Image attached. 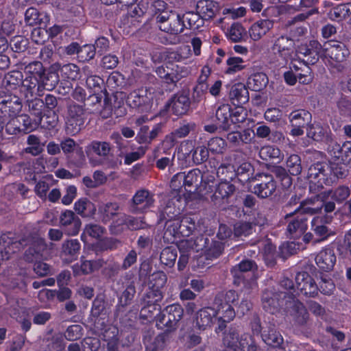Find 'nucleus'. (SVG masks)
<instances>
[{"label":"nucleus","instance_id":"obj_4","mask_svg":"<svg viewBox=\"0 0 351 351\" xmlns=\"http://www.w3.org/2000/svg\"><path fill=\"white\" fill-rule=\"evenodd\" d=\"M183 314V308L179 304L169 305L156 317V326L158 329L167 332L173 331L177 328Z\"/></svg>","mask_w":351,"mask_h":351},{"label":"nucleus","instance_id":"obj_19","mask_svg":"<svg viewBox=\"0 0 351 351\" xmlns=\"http://www.w3.org/2000/svg\"><path fill=\"white\" fill-rule=\"evenodd\" d=\"M294 40L286 35H281L274 39L272 51L285 60L290 58L294 49Z\"/></svg>","mask_w":351,"mask_h":351},{"label":"nucleus","instance_id":"obj_13","mask_svg":"<svg viewBox=\"0 0 351 351\" xmlns=\"http://www.w3.org/2000/svg\"><path fill=\"white\" fill-rule=\"evenodd\" d=\"M219 315L217 308L205 307L199 310L195 317V326L201 330L211 328L215 320L219 324ZM219 326V325H217Z\"/></svg>","mask_w":351,"mask_h":351},{"label":"nucleus","instance_id":"obj_29","mask_svg":"<svg viewBox=\"0 0 351 351\" xmlns=\"http://www.w3.org/2000/svg\"><path fill=\"white\" fill-rule=\"evenodd\" d=\"M86 86L88 89L93 91V95L90 96V99L94 103H99L101 97L99 95V93L102 90V86L104 80L99 76L95 75H90L86 78Z\"/></svg>","mask_w":351,"mask_h":351},{"label":"nucleus","instance_id":"obj_6","mask_svg":"<svg viewBox=\"0 0 351 351\" xmlns=\"http://www.w3.org/2000/svg\"><path fill=\"white\" fill-rule=\"evenodd\" d=\"M204 176L200 170L194 169L189 171L186 174L180 172L174 175L171 180V187L174 191L182 192L184 188L186 191L191 193L197 189L200 181H202Z\"/></svg>","mask_w":351,"mask_h":351},{"label":"nucleus","instance_id":"obj_37","mask_svg":"<svg viewBox=\"0 0 351 351\" xmlns=\"http://www.w3.org/2000/svg\"><path fill=\"white\" fill-rule=\"evenodd\" d=\"M27 106L29 114L36 120L42 122L45 108L44 101L39 98H28Z\"/></svg>","mask_w":351,"mask_h":351},{"label":"nucleus","instance_id":"obj_39","mask_svg":"<svg viewBox=\"0 0 351 351\" xmlns=\"http://www.w3.org/2000/svg\"><path fill=\"white\" fill-rule=\"evenodd\" d=\"M10 238L6 234H3L0 237V243H8V245L5 247L4 251L1 252V256L3 260H8L10 258V254L14 253L16 250H19L21 245H25L23 243L24 240L19 241H12L10 242Z\"/></svg>","mask_w":351,"mask_h":351},{"label":"nucleus","instance_id":"obj_53","mask_svg":"<svg viewBox=\"0 0 351 351\" xmlns=\"http://www.w3.org/2000/svg\"><path fill=\"white\" fill-rule=\"evenodd\" d=\"M80 249V243L77 239H70L62 244V254L64 256H69L71 258L77 256Z\"/></svg>","mask_w":351,"mask_h":351},{"label":"nucleus","instance_id":"obj_52","mask_svg":"<svg viewBox=\"0 0 351 351\" xmlns=\"http://www.w3.org/2000/svg\"><path fill=\"white\" fill-rule=\"evenodd\" d=\"M244 60L240 57H230L226 60L227 68L225 73L228 75L234 74L245 69Z\"/></svg>","mask_w":351,"mask_h":351},{"label":"nucleus","instance_id":"obj_59","mask_svg":"<svg viewBox=\"0 0 351 351\" xmlns=\"http://www.w3.org/2000/svg\"><path fill=\"white\" fill-rule=\"evenodd\" d=\"M287 167L291 175H299L302 171L301 160L298 155H291L287 160Z\"/></svg>","mask_w":351,"mask_h":351},{"label":"nucleus","instance_id":"obj_28","mask_svg":"<svg viewBox=\"0 0 351 351\" xmlns=\"http://www.w3.org/2000/svg\"><path fill=\"white\" fill-rule=\"evenodd\" d=\"M230 99L234 105L246 103L249 99V93L245 85L241 83L233 85L230 91Z\"/></svg>","mask_w":351,"mask_h":351},{"label":"nucleus","instance_id":"obj_50","mask_svg":"<svg viewBox=\"0 0 351 351\" xmlns=\"http://www.w3.org/2000/svg\"><path fill=\"white\" fill-rule=\"evenodd\" d=\"M259 156L263 160H269L271 159L280 160L281 158V152L276 147L265 145L261 148L259 151Z\"/></svg>","mask_w":351,"mask_h":351},{"label":"nucleus","instance_id":"obj_41","mask_svg":"<svg viewBox=\"0 0 351 351\" xmlns=\"http://www.w3.org/2000/svg\"><path fill=\"white\" fill-rule=\"evenodd\" d=\"M28 146L25 148L24 152L34 156L39 155L43 151L44 145L40 143V138L34 135H29L27 138Z\"/></svg>","mask_w":351,"mask_h":351},{"label":"nucleus","instance_id":"obj_49","mask_svg":"<svg viewBox=\"0 0 351 351\" xmlns=\"http://www.w3.org/2000/svg\"><path fill=\"white\" fill-rule=\"evenodd\" d=\"M119 206L117 203H107L99 208L102 221L108 222L114 216L118 214Z\"/></svg>","mask_w":351,"mask_h":351},{"label":"nucleus","instance_id":"obj_33","mask_svg":"<svg viewBox=\"0 0 351 351\" xmlns=\"http://www.w3.org/2000/svg\"><path fill=\"white\" fill-rule=\"evenodd\" d=\"M232 116L231 108L228 104L220 105L215 113V120L219 128L227 130L230 125V119Z\"/></svg>","mask_w":351,"mask_h":351},{"label":"nucleus","instance_id":"obj_57","mask_svg":"<svg viewBox=\"0 0 351 351\" xmlns=\"http://www.w3.org/2000/svg\"><path fill=\"white\" fill-rule=\"evenodd\" d=\"M245 29L241 24L233 23L228 32V37L233 42H239L245 36Z\"/></svg>","mask_w":351,"mask_h":351},{"label":"nucleus","instance_id":"obj_56","mask_svg":"<svg viewBox=\"0 0 351 351\" xmlns=\"http://www.w3.org/2000/svg\"><path fill=\"white\" fill-rule=\"evenodd\" d=\"M26 77H34L40 80L45 74V69L40 62H33L25 66Z\"/></svg>","mask_w":351,"mask_h":351},{"label":"nucleus","instance_id":"obj_24","mask_svg":"<svg viewBox=\"0 0 351 351\" xmlns=\"http://www.w3.org/2000/svg\"><path fill=\"white\" fill-rule=\"evenodd\" d=\"M257 268L255 262L250 260H244L236 265L231 269L234 278V283L237 285L244 284V274Z\"/></svg>","mask_w":351,"mask_h":351},{"label":"nucleus","instance_id":"obj_12","mask_svg":"<svg viewBox=\"0 0 351 351\" xmlns=\"http://www.w3.org/2000/svg\"><path fill=\"white\" fill-rule=\"evenodd\" d=\"M151 90L138 89L131 92L127 97V104L132 108H139L141 111L149 110L154 100Z\"/></svg>","mask_w":351,"mask_h":351},{"label":"nucleus","instance_id":"obj_20","mask_svg":"<svg viewBox=\"0 0 351 351\" xmlns=\"http://www.w3.org/2000/svg\"><path fill=\"white\" fill-rule=\"evenodd\" d=\"M123 226L132 230L145 229L147 224L144 221L143 217H134L125 214H121L118 218L113 221L112 226L117 228L121 227L117 231L122 230Z\"/></svg>","mask_w":351,"mask_h":351},{"label":"nucleus","instance_id":"obj_31","mask_svg":"<svg viewBox=\"0 0 351 351\" xmlns=\"http://www.w3.org/2000/svg\"><path fill=\"white\" fill-rule=\"evenodd\" d=\"M330 221V219L327 215L316 216L311 221V230L317 236L326 238L330 233L326 224Z\"/></svg>","mask_w":351,"mask_h":351},{"label":"nucleus","instance_id":"obj_40","mask_svg":"<svg viewBox=\"0 0 351 351\" xmlns=\"http://www.w3.org/2000/svg\"><path fill=\"white\" fill-rule=\"evenodd\" d=\"M259 247L262 248L265 263L267 265L272 267L275 264L276 247L269 241L265 240L259 242Z\"/></svg>","mask_w":351,"mask_h":351},{"label":"nucleus","instance_id":"obj_18","mask_svg":"<svg viewBox=\"0 0 351 351\" xmlns=\"http://www.w3.org/2000/svg\"><path fill=\"white\" fill-rule=\"evenodd\" d=\"M181 152L186 156L192 154V160L196 165H199L206 161L208 158V149L204 146H198L194 149L193 141H184L181 144Z\"/></svg>","mask_w":351,"mask_h":351},{"label":"nucleus","instance_id":"obj_45","mask_svg":"<svg viewBox=\"0 0 351 351\" xmlns=\"http://www.w3.org/2000/svg\"><path fill=\"white\" fill-rule=\"evenodd\" d=\"M235 186L228 180L221 181L217 186L215 195L222 199L228 198L233 194Z\"/></svg>","mask_w":351,"mask_h":351},{"label":"nucleus","instance_id":"obj_22","mask_svg":"<svg viewBox=\"0 0 351 351\" xmlns=\"http://www.w3.org/2000/svg\"><path fill=\"white\" fill-rule=\"evenodd\" d=\"M274 27V22L269 19H260L254 23L250 27L248 32L250 38L257 41L261 39Z\"/></svg>","mask_w":351,"mask_h":351},{"label":"nucleus","instance_id":"obj_17","mask_svg":"<svg viewBox=\"0 0 351 351\" xmlns=\"http://www.w3.org/2000/svg\"><path fill=\"white\" fill-rule=\"evenodd\" d=\"M154 195L145 189L138 191L132 197L131 212L143 213L154 206Z\"/></svg>","mask_w":351,"mask_h":351},{"label":"nucleus","instance_id":"obj_43","mask_svg":"<svg viewBox=\"0 0 351 351\" xmlns=\"http://www.w3.org/2000/svg\"><path fill=\"white\" fill-rule=\"evenodd\" d=\"M178 138L176 135H174L173 132L166 136L164 141L154 150V157L158 158L162 154H166L167 153V150L174 146Z\"/></svg>","mask_w":351,"mask_h":351},{"label":"nucleus","instance_id":"obj_48","mask_svg":"<svg viewBox=\"0 0 351 351\" xmlns=\"http://www.w3.org/2000/svg\"><path fill=\"white\" fill-rule=\"evenodd\" d=\"M5 132L10 135L23 134L21 121L19 116L9 117L4 125Z\"/></svg>","mask_w":351,"mask_h":351},{"label":"nucleus","instance_id":"obj_38","mask_svg":"<svg viewBox=\"0 0 351 351\" xmlns=\"http://www.w3.org/2000/svg\"><path fill=\"white\" fill-rule=\"evenodd\" d=\"M207 243L204 249L201 250L202 253L206 256L207 259H213L219 257L223 250V244L220 241H211L210 242L208 238Z\"/></svg>","mask_w":351,"mask_h":351},{"label":"nucleus","instance_id":"obj_36","mask_svg":"<svg viewBox=\"0 0 351 351\" xmlns=\"http://www.w3.org/2000/svg\"><path fill=\"white\" fill-rule=\"evenodd\" d=\"M183 23H186V27L184 28L191 29H198L204 24V19L197 12H188L181 16Z\"/></svg>","mask_w":351,"mask_h":351},{"label":"nucleus","instance_id":"obj_16","mask_svg":"<svg viewBox=\"0 0 351 351\" xmlns=\"http://www.w3.org/2000/svg\"><path fill=\"white\" fill-rule=\"evenodd\" d=\"M60 226L65 234L69 236L77 235L80 230L82 222L80 219L70 210H66L60 215Z\"/></svg>","mask_w":351,"mask_h":351},{"label":"nucleus","instance_id":"obj_64","mask_svg":"<svg viewBox=\"0 0 351 351\" xmlns=\"http://www.w3.org/2000/svg\"><path fill=\"white\" fill-rule=\"evenodd\" d=\"M254 231V226L252 223L247 222H240L234 225V237H247L251 234Z\"/></svg>","mask_w":351,"mask_h":351},{"label":"nucleus","instance_id":"obj_5","mask_svg":"<svg viewBox=\"0 0 351 351\" xmlns=\"http://www.w3.org/2000/svg\"><path fill=\"white\" fill-rule=\"evenodd\" d=\"M324 50L323 60L338 71L342 70L343 64L350 55V51L346 45L338 41L330 40L325 43Z\"/></svg>","mask_w":351,"mask_h":351},{"label":"nucleus","instance_id":"obj_60","mask_svg":"<svg viewBox=\"0 0 351 351\" xmlns=\"http://www.w3.org/2000/svg\"><path fill=\"white\" fill-rule=\"evenodd\" d=\"M167 228L165 234L172 236L173 238L181 235V220L180 219H167Z\"/></svg>","mask_w":351,"mask_h":351},{"label":"nucleus","instance_id":"obj_42","mask_svg":"<svg viewBox=\"0 0 351 351\" xmlns=\"http://www.w3.org/2000/svg\"><path fill=\"white\" fill-rule=\"evenodd\" d=\"M334 157L340 159L343 162L351 160V143H343L342 146L335 143L332 147Z\"/></svg>","mask_w":351,"mask_h":351},{"label":"nucleus","instance_id":"obj_58","mask_svg":"<svg viewBox=\"0 0 351 351\" xmlns=\"http://www.w3.org/2000/svg\"><path fill=\"white\" fill-rule=\"evenodd\" d=\"M23 77V73L21 71H12L5 74L3 82L6 86H10L12 88H14L19 84H21Z\"/></svg>","mask_w":351,"mask_h":351},{"label":"nucleus","instance_id":"obj_35","mask_svg":"<svg viewBox=\"0 0 351 351\" xmlns=\"http://www.w3.org/2000/svg\"><path fill=\"white\" fill-rule=\"evenodd\" d=\"M74 210L82 217H88L95 213L96 207L90 200L84 197L75 202Z\"/></svg>","mask_w":351,"mask_h":351},{"label":"nucleus","instance_id":"obj_26","mask_svg":"<svg viewBox=\"0 0 351 351\" xmlns=\"http://www.w3.org/2000/svg\"><path fill=\"white\" fill-rule=\"evenodd\" d=\"M20 90L26 99L40 96L42 91L40 82L34 77H26L21 82Z\"/></svg>","mask_w":351,"mask_h":351},{"label":"nucleus","instance_id":"obj_44","mask_svg":"<svg viewBox=\"0 0 351 351\" xmlns=\"http://www.w3.org/2000/svg\"><path fill=\"white\" fill-rule=\"evenodd\" d=\"M268 80L263 73H256L251 75L247 80V84L254 91L262 90L267 84Z\"/></svg>","mask_w":351,"mask_h":351},{"label":"nucleus","instance_id":"obj_34","mask_svg":"<svg viewBox=\"0 0 351 351\" xmlns=\"http://www.w3.org/2000/svg\"><path fill=\"white\" fill-rule=\"evenodd\" d=\"M328 130L324 128L319 123L309 125L307 128V136L316 141H321L324 139L332 141V137L328 134Z\"/></svg>","mask_w":351,"mask_h":351},{"label":"nucleus","instance_id":"obj_54","mask_svg":"<svg viewBox=\"0 0 351 351\" xmlns=\"http://www.w3.org/2000/svg\"><path fill=\"white\" fill-rule=\"evenodd\" d=\"M30 247L27 251L33 257H37L46 248L45 240L40 237H34L29 241Z\"/></svg>","mask_w":351,"mask_h":351},{"label":"nucleus","instance_id":"obj_27","mask_svg":"<svg viewBox=\"0 0 351 351\" xmlns=\"http://www.w3.org/2000/svg\"><path fill=\"white\" fill-rule=\"evenodd\" d=\"M288 308H290V314L295 322L300 325L305 324L308 318V313L304 304L295 298L288 302Z\"/></svg>","mask_w":351,"mask_h":351},{"label":"nucleus","instance_id":"obj_51","mask_svg":"<svg viewBox=\"0 0 351 351\" xmlns=\"http://www.w3.org/2000/svg\"><path fill=\"white\" fill-rule=\"evenodd\" d=\"M19 118L21 121L23 134H27L36 130L41 124V121L36 120L34 117L31 119L30 117L26 114L19 116Z\"/></svg>","mask_w":351,"mask_h":351},{"label":"nucleus","instance_id":"obj_25","mask_svg":"<svg viewBox=\"0 0 351 351\" xmlns=\"http://www.w3.org/2000/svg\"><path fill=\"white\" fill-rule=\"evenodd\" d=\"M167 109L176 115H182L186 112L189 107V99L184 95L173 96L167 103Z\"/></svg>","mask_w":351,"mask_h":351},{"label":"nucleus","instance_id":"obj_1","mask_svg":"<svg viewBox=\"0 0 351 351\" xmlns=\"http://www.w3.org/2000/svg\"><path fill=\"white\" fill-rule=\"evenodd\" d=\"M153 17L158 28L166 33L178 35L182 33L186 23H183L181 16L167 8V4L162 1H156L152 5Z\"/></svg>","mask_w":351,"mask_h":351},{"label":"nucleus","instance_id":"obj_7","mask_svg":"<svg viewBox=\"0 0 351 351\" xmlns=\"http://www.w3.org/2000/svg\"><path fill=\"white\" fill-rule=\"evenodd\" d=\"M279 288L272 287L265 289L262 295L263 308L274 314L284 306L288 308L289 300L285 298V293H280Z\"/></svg>","mask_w":351,"mask_h":351},{"label":"nucleus","instance_id":"obj_11","mask_svg":"<svg viewBox=\"0 0 351 351\" xmlns=\"http://www.w3.org/2000/svg\"><path fill=\"white\" fill-rule=\"evenodd\" d=\"M330 167L326 164L317 162L311 165L308 171V179L311 184L317 186V188H323L324 184L330 185L332 184V178L328 177Z\"/></svg>","mask_w":351,"mask_h":351},{"label":"nucleus","instance_id":"obj_46","mask_svg":"<svg viewBox=\"0 0 351 351\" xmlns=\"http://www.w3.org/2000/svg\"><path fill=\"white\" fill-rule=\"evenodd\" d=\"M177 250L173 247L164 248L160 256V263L166 266L171 267L174 265L177 258Z\"/></svg>","mask_w":351,"mask_h":351},{"label":"nucleus","instance_id":"obj_14","mask_svg":"<svg viewBox=\"0 0 351 351\" xmlns=\"http://www.w3.org/2000/svg\"><path fill=\"white\" fill-rule=\"evenodd\" d=\"M295 281L296 295L302 293L306 296L314 297L317 293V286L307 272H298L295 276Z\"/></svg>","mask_w":351,"mask_h":351},{"label":"nucleus","instance_id":"obj_61","mask_svg":"<svg viewBox=\"0 0 351 351\" xmlns=\"http://www.w3.org/2000/svg\"><path fill=\"white\" fill-rule=\"evenodd\" d=\"M90 148L99 156H107L110 152L111 147L109 143L105 141H93Z\"/></svg>","mask_w":351,"mask_h":351},{"label":"nucleus","instance_id":"obj_23","mask_svg":"<svg viewBox=\"0 0 351 351\" xmlns=\"http://www.w3.org/2000/svg\"><path fill=\"white\" fill-rule=\"evenodd\" d=\"M207 243V239L203 236L197 237L195 239L193 238L182 239L178 243V248L180 253H185L189 254L191 252H201L205 247Z\"/></svg>","mask_w":351,"mask_h":351},{"label":"nucleus","instance_id":"obj_47","mask_svg":"<svg viewBox=\"0 0 351 351\" xmlns=\"http://www.w3.org/2000/svg\"><path fill=\"white\" fill-rule=\"evenodd\" d=\"M277 288H279L280 293H285V298L288 300H293L296 295V285L288 278H284Z\"/></svg>","mask_w":351,"mask_h":351},{"label":"nucleus","instance_id":"obj_30","mask_svg":"<svg viewBox=\"0 0 351 351\" xmlns=\"http://www.w3.org/2000/svg\"><path fill=\"white\" fill-rule=\"evenodd\" d=\"M217 4L212 0H200L196 5V11L204 20L213 18L217 12Z\"/></svg>","mask_w":351,"mask_h":351},{"label":"nucleus","instance_id":"obj_15","mask_svg":"<svg viewBox=\"0 0 351 351\" xmlns=\"http://www.w3.org/2000/svg\"><path fill=\"white\" fill-rule=\"evenodd\" d=\"M260 182L254 188V193L261 198H266L274 194L276 189V182L273 176L267 173H261L256 176V178Z\"/></svg>","mask_w":351,"mask_h":351},{"label":"nucleus","instance_id":"obj_32","mask_svg":"<svg viewBox=\"0 0 351 351\" xmlns=\"http://www.w3.org/2000/svg\"><path fill=\"white\" fill-rule=\"evenodd\" d=\"M311 114L305 110H298L292 112L289 116L291 127H302L308 125L311 121Z\"/></svg>","mask_w":351,"mask_h":351},{"label":"nucleus","instance_id":"obj_10","mask_svg":"<svg viewBox=\"0 0 351 351\" xmlns=\"http://www.w3.org/2000/svg\"><path fill=\"white\" fill-rule=\"evenodd\" d=\"M21 99L15 95L0 93V118L8 119L17 116L22 110Z\"/></svg>","mask_w":351,"mask_h":351},{"label":"nucleus","instance_id":"obj_55","mask_svg":"<svg viewBox=\"0 0 351 351\" xmlns=\"http://www.w3.org/2000/svg\"><path fill=\"white\" fill-rule=\"evenodd\" d=\"M51 180L49 177H45L39 180L34 187L36 194L43 200H46L47 192L51 186Z\"/></svg>","mask_w":351,"mask_h":351},{"label":"nucleus","instance_id":"obj_62","mask_svg":"<svg viewBox=\"0 0 351 351\" xmlns=\"http://www.w3.org/2000/svg\"><path fill=\"white\" fill-rule=\"evenodd\" d=\"M226 143L219 137L211 138L208 143V149L213 154H222L226 151Z\"/></svg>","mask_w":351,"mask_h":351},{"label":"nucleus","instance_id":"obj_9","mask_svg":"<svg viewBox=\"0 0 351 351\" xmlns=\"http://www.w3.org/2000/svg\"><path fill=\"white\" fill-rule=\"evenodd\" d=\"M253 339L250 335L244 333L239 335L236 327H230L223 333L222 342L225 347L233 350H243L246 346H249Z\"/></svg>","mask_w":351,"mask_h":351},{"label":"nucleus","instance_id":"obj_3","mask_svg":"<svg viewBox=\"0 0 351 351\" xmlns=\"http://www.w3.org/2000/svg\"><path fill=\"white\" fill-rule=\"evenodd\" d=\"M238 300L237 293L232 290L228 291L224 295H219L215 298V305L218 312L221 315L219 317V326L215 328V332L219 333L223 331L227 323L231 322L235 317V311L231 304Z\"/></svg>","mask_w":351,"mask_h":351},{"label":"nucleus","instance_id":"obj_2","mask_svg":"<svg viewBox=\"0 0 351 351\" xmlns=\"http://www.w3.org/2000/svg\"><path fill=\"white\" fill-rule=\"evenodd\" d=\"M313 202L311 200H305L300 203L293 213L286 215V217H291L293 213L296 214V217L289 221L287 226V232L290 237L296 239L302 235L307 229V219L304 215L308 214L313 215L320 209L319 207H313Z\"/></svg>","mask_w":351,"mask_h":351},{"label":"nucleus","instance_id":"obj_21","mask_svg":"<svg viewBox=\"0 0 351 351\" xmlns=\"http://www.w3.org/2000/svg\"><path fill=\"white\" fill-rule=\"evenodd\" d=\"M315 260L320 269L324 271H329L333 269L335 265L336 256L332 249L325 248L317 254Z\"/></svg>","mask_w":351,"mask_h":351},{"label":"nucleus","instance_id":"obj_8","mask_svg":"<svg viewBox=\"0 0 351 351\" xmlns=\"http://www.w3.org/2000/svg\"><path fill=\"white\" fill-rule=\"evenodd\" d=\"M148 289L141 300V304H159L163 295L160 289L166 282V276L160 272L152 276Z\"/></svg>","mask_w":351,"mask_h":351},{"label":"nucleus","instance_id":"obj_63","mask_svg":"<svg viewBox=\"0 0 351 351\" xmlns=\"http://www.w3.org/2000/svg\"><path fill=\"white\" fill-rule=\"evenodd\" d=\"M196 229L195 220L191 217L186 216L181 220V236L189 237Z\"/></svg>","mask_w":351,"mask_h":351}]
</instances>
